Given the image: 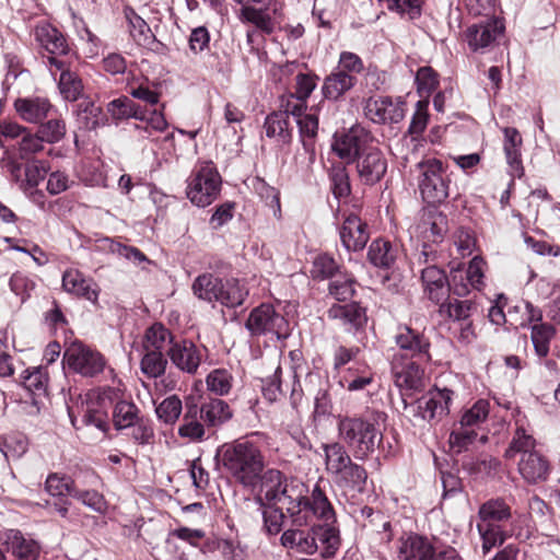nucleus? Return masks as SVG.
<instances>
[{
	"label": "nucleus",
	"instance_id": "obj_23",
	"mask_svg": "<svg viewBox=\"0 0 560 560\" xmlns=\"http://www.w3.org/2000/svg\"><path fill=\"white\" fill-rule=\"evenodd\" d=\"M62 288L68 293L85 299L93 305L98 304L100 288L97 283L77 269H68L63 272Z\"/></svg>",
	"mask_w": 560,
	"mask_h": 560
},
{
	"label": "nucleus",
	"instance_id": "obj_24",
	"mask_svg": "<svg viewBox=\"0 0 560 560\" xmlns=\"http://www.w3.org/2000/svg\"><path fill=\"white\" fill-rule=\"evenodd\" d=\"M35 39L46 51V54L42 56L43 63L44 57L46 56H54L63 59L62 57L68 55L70 50L65 35L58 28L48 23L36 26Z\"/></svg>",
	"mask_w": 560,
	"mask_h": 560
},
{
	"label": "nucleus",
	"instance_id": "obj_7",
	"mask_svg": "<svg viewBox=\"0 0 560 560\" xmlns=\"http://www.w3.org/2000/svg\"><path fill=\"white\" fill-rule=\"evenodd\" d=\"M245 328L250 337L265 336L271 342L285 340L291 334L288 319L268 303H262L250 311Z\"/></svg>",
	"mask_w": 560,
	"mask_h": 560
},
{
	"label": "nucleus",
	"instance_id": "obj_49",
	"mask_svg": "<svg viewBox=\"0 0 560 560\" xmlns=\"http://www.w3.org/2000/svg\"><path fill=\"white\" fill-rule=\"evenodd\" d=\"M143 352L140 362L141 372L150 378L162 376L168 363L164 352L152 350H143Z\"/></svg>",
	"mask_w": 560,
	"mask_h": 560
},
{
	"label": "nucleus",
	"instance_id": "obj_13",
	"mask_svg": "<svg viewBox=\"0 0 560 560\" xmlns=\"http://www.w3.org/2000/svg\"><path fill=\"white\" fill-rule=\"evenodd\" d=\"M63 361L71 370L88 377L100 374L105 368V360L100 352L77 342L66 350Z\"/></svg>",
	"mask_w": 560,
	"mask_h": 560
},
{
	"label": "nucleus",
	"instance_id": "obj_4",
	"mask_svg": "<svg viewBox=\"0 0 560 560\" xmlns=\"http://www.w3.org/2000/svg\"><path fill=\"white\" fill-rule=\"evenodd\" d=\"M223 467L244 487L255 488L264 471V456L253 442L247 440L224 444L218 452Z\"/></svg>",
	"mask_w": 560,
	"mask_h": 560
},
{
	"label": "nucleus",
	"instance_id": "obj_47",
	"mask_svg": "<svg viewBox=\"0 0 560 560\" xmlns=\"http://www.w3.org/2000/svg\"><path fill=\"white\" fill-rule=\"evenodd\" d=\"M476 305L470 300L448 299L440 304L439 313L458 323L470 320L471 312Z\"/></svg>",
	"mask_w": 560,
	"mask_h": 560
},
{
	"label": "nucleus",
	"instance_id": "obj_61",
	"mask_svg": "<svg viewBox=\"0 0 560 560\" xmlns=\"http://www.w3.org/2000/svg\"><path fill=\"white\" fill-rule=\"evenodd\" d=\"M345 270L331 255L326 253L317 255V279L320 278L323 283Z\"/></svg>",
	"mask_w": 560,
	"mask_h": 560
},
{
	"label": "nucleus",
	"instance_id": "obj_52",
	"mask_svg": "<svg viewBox=\"0 0 560 560\" xmlns=\"http://www.w3.org/2000/svg\"><path fill=\"white\" fill-rule=\"evenodd\" d=\"M324 451L328 471L339 474L351 463L349 455L339 443L326 444Z\"/></svg>",
	"mask_w": 560,
	"mask_h": 560
},
{
	"label": "nucleus",
	"instance_id": "obj_41",
	"mask_svg": "<svg viewBox=\"0 0 560 560\" xmlns=\"http://www.w3.org/2000/svg\"><path fill=\"white\" fill-rule=\"evenodd\" d=\"M515 425L513 438L504 453L508 459H514L517 454L522 456L523 454L536 451V440L526 430L524 423L516 420Z\"/></svg>",
	"mask_w": 560,
	"mask_h": 560
},
{
	"label": "nucleus",
	"instance_id": "obj_44",
	"mask_svg": "<svg viewBox=\"0 0 560 560\" xmlns=\"http://www.w3.org/2000/svg\"><path fill=\"white\" fill-rule=\"evenodd\" d=\"M172 332L162 324L156 323L149 327L144 335L143 350L167 352V349L175 342Z\"/></svg>",
	"mask_w": 560,
	"mask_h": 560
},
{
	"label": "nucleus",
	"instance_id": "obj_43",
	"mask_svg": "<svg viewBox=\"0 0 560 560\" xmlns=\"http://www.w3.org/2000/svg\"><path fill=\"white\" fill-rule=\"evenodd\" d=\"M355 83V78L346 71H337L327 77L324 81L322 93L327 100H338L349 91Z\"/></svg>",
	"mask_w": 560,
	"mask_h": 560
},
{
	"label": "nucleus",
	"instance_id": "obj_25",
	"mask_svg": "<svg viewBox=\"0 0 560 560\" xmlns=\"http://www.w3.org/2000/svg\"><path fill=\"white\" fill-rule=\"evenodd\" d=\"M392 374L395 385L400 389L418 390L422 386L423 370L412 359L402 361L395 357Z\"/></svg>",
	"mask_w": 560,
	"mask_h": 560
},
{
	"label": "nucleus",
	"instance_id": "obj_18",
	"mask_svg": "<svg viewBox=\"0 0 560 560\" xmlns=\"http://www.w3.org/2000/svg\"><path fill=\"white\" fill-rule=\"evenodd\" d=\"M453 395L447 388L429 390L417 400L418 415L427 421H440L450 412Z\"/></svg>",
	"mask_w": 560,
	"mask_h": 560
},
{
	"label": "nucleus",
	"instance_id": "obj_53",
	"mask_svg": "<svg viewBox=\"0 0 560 560\" xmlns=\"http://www.w3.org/2000/svg\"><path fill=\"white\" fill-rule=\"evenodd\" d=\"M183 411V404L178 396L172 395L164 398L156 407L155 413L165 424H174Z\"/></svg>",
	"mask_w": 560,
	"mask_h": 560
},
{
	"label": "nucleus",
	"instance_id": "obj_34",
	"mask_svg": "<svg viewBox=\"0 0 560 560\" xmlns=\"http://www.w3.org/2000/svg\"><path fill=\"white\" fill-rule=\"evenodd\" d=\"M7 549L22 560H36L39 547L33 539L25 538L20 530L10 529L5 533Z\"/></svg>",
	"mask_w": 560,
	"mask_h": 560
},
{
	"label": "nucleus",
	"instance_id": "obj_56",
	"mask_svg": "<svg viewBox=\"0 0 560 560\" xmlns=\"http://www.w3.org/2000/svg\"><path fill=\"white\" fill-rule=\"evenodd\" d=\"M47 173L45 162L38 160L27 161L24 168V177L21 180V188L26 191L35 188L43 180Z\"/></svg>",
	"mask_w": 560,
	"mask_h": 560
},
{
	"label": "nucleus",
	"instance_id": "obj_58",
	"mask_svg": "<svg viewBox=\"0 0 560 560\" xmlns=\"http://www.w3.org/2000/svg\"><path fill=\"white\" fill-rule=\"evenodd\" d=\"M262 508L264 528L268 535H277L282 530L285 508L265 505Z\"/></svg>",
	"mask_w": 560,
	"mask_h": 560
},
{
	"label": "nucleus",
	"instance_id": "obj_60",
	"mask_svg": "<svg viewBox=\"0 0 560 560\" xmlns=\"http://www.w3.org/2000/svg\"><path fill=\"white\" fill-rule=\"evenodd\" d=\"M207 386L217 395H226L232 387V376L226 370H214L207 376Z\"/></svg>",
	"mask_w": 560,
	"mask_h": 560
},
{
	"label": "nucleus",
	"instance_id": "obj_64",
	"mask_svg": "<svg viewBox=\"0 0 560 560\" xmlns=\"http://www.w3.org/2000/svg\"><path fill=\"white\" fill-rule=\"evenodd\" d=\"M132 439L139 445H148L154 441V427L152 420L140 417V419L131 427Z\"/></svg>",
	"mask_w": 560,
	"mask_h": 560
},
{
	"label": "nucleus",
	"instance_id": "obj_51",
	"mask_svg": "<svg viewBox=\"0 0 560 560\" xmlns=\"http://www.w3.org/2000/svg\"><path fill=\"white\" fill-rule=\"evenodd\" d=\"M478 438L477 430L455 424L450 434V445L455 453H463L470 448Z\"/></svg>",
	"mask_w": 560,
	"mask_h": 560
},
{
	"label": "nucleus",
	"instance_id": "obj_33",
	"mask_svg": "<svg viewBox=\"0 0 560 560\" xmlns=\"http://www.w3.org/2000/svg\"><path fill=\"white\" fill-rule=\"evenodd\" d=\"M355 278L347 270L337 273L334 278L324 282V290L327 291V296L337 302H347L355 294L357 287Z\"/></svg>",
	"mask_w": 560,
	"mask_h": 560
},
{
	"label": "nucleus",
	"instance_id": "obj_30",
	"mask_svg": "<svg viewBox=\"0 0 560 560\" xmlns=\"http://www.w3.org/2000/svg\"><path fill=\"white\" fill-rule=\"evenodd\" d=\"M504 142L503 150L505 153L506 162L511 168L513 177H522L524 168L521 159V147L523 143L522 137L517 129L506 127L503 129Z\"/></svg>",
	"mask_w": 560,
	"mask_h": 560
},
{
	"label": "nucleus",
	"instance_id": "obj_1",
	"mask_svg": "<svg viewBox=\"0 0 560 560\" xmlns=\"http://www.w3.org/2000/svg\"><path fill=\"white\" fill-rule=\"evenodd\" d=\"M257 486L256 501L259 505L285 508L293 524L305 525L315 515V506L307 497L308 488L301 480L289 479L278 469H268L260 474Z\"/></svg>",
	"mask_w": 560,
	"mask_h": 560
},
{
	"label": "nucleus",
	"instance_id": "obj_32",
	"mask_svg": "<svg viewBox=\"0 0 560 560\" xmlns=\"http://www.w3.org/2000/svg\"><path fill=\"white\" fill-rule=\"evenodd\" d=\"M201 421L208 428H217L232 418V410L229 404L222 399L214 398L201 404L198 407Z\"/></svg>",
	"mask_w": 560,
	"mask_h": 560
},
{
	"label": "nucleus",
	"instance_id": "obj_29",
	"mask_svg": "<svg viewBox=\"0 0 560 560\" xmlns=\"http://www.w3.org/2000/svg\"><path fill=\"white\" fill-rule=\"evenodd\" d=\"M14 107L23 120L38 124L48 116L52 106L47 98L36 96L18 98Z\"/></svg>",
	"mask_w": 560,
	"mask_h": 560
},
{
	"label": "nucleus",
	"instance_id": "obj_59",
	"mask_svg": "<svg viewBox=\"0 0 560 560\" xmlns=\"http://www.w3.org/2000/svg\"><path fill=\"white\" fill-rule=\"evenodd\" d=\"M80 177L89 186H106V176L101 161L84 162L80 170Z\"/></svg>",
	"mask_w": 560,
	"mask_h": 560
},
{
	"label": "nucleus",
	"instance_id": "obj_12",
	"mask_svg": "<svg viewBox=\"0 0 560 560\" xmlns=\"http://www.w3.org/2000/svg\"><path fill=\"white\" fill-rule=\"evenodd\" d=\"M115 389L113 388L93 390L86 394L81 407L82 423L106 432L108 429V410L112 407Z\"/></svg>",
	"mask_w": 560,
	"mask_h": 560
},
{
	"label": "nucleus",
	"instance_id": "obj_16",
	"mask_svg": "<svg viewBox=\"0 0 560 560\" xmlns=\"http://www.w3.org/2000/svg\"><path fill=\"white\" fill-rule=\"evenodd\" d=\"M504 32V24L499 18H486L466 30V40L474 51H485Z\"/></svg>",
	"mask_w": 560,
	"mask_h": 560
},
{
	"label": "nucleus",
	"instance_id": "obj_26",
	"mask_svg": "<svg viewBox=\"0 0 560 560\" xmlns=\"http://www.w3.org/2000/svg\"><path fill=\"white\" fill-rule=\"evenodd\" d=\"M416 231L422 242L439 244L447 232L446 215L438 210L425 211L416 225Z\"/></svg>",
	"mask_w": 560,
	"mask_h": 560
},
{
	"label": "nucleus",
	"instance_id": "obj_48",
	"mask_svg": "<svg viewBox=\"0 0 560 560\" xmlns=\"http://www.w3.org/2000/svg\"><path fill=\"white\" fill-rule=\"evenodd\" d=\"M129 25V32L133 40L139 45H149L154 39V35L148 23L138 15L135 10L127 9L125 11Z\"/></svg>",
	"mask_w": 560,
	"mask_h": 560
},
{
	"label": "nucleus",
	"instance_id": "obj_28",
	"mask_svg": "<svg viewBox=\"0 0 560 560\" xmlns=\"http://www.w3.org/2000/svg\"><path fill=\"white\" fill-rule=\"evenodd\" d=\"M45 489L51 497L60 498L59 501L52 503V506L61 517H67L69 512V502L62 498L73 495L75 490L73 480L68 476L54 472L48 475L45 482Z\"/></svg>",
	"mask_w": 560,
	"mask_h": 560
},
{
	"label": "nucleus",
	"instance_id": "obj_55",
	"mask_svg": "<svg viewBox=\"0 0 560 560\" xmlns=\"http://www.w3.org/2000/svg\"><path fill=\"white\" fill-rule=\"evenodd\" d=\"M107 112L117 120L130 117L138 119L140 113L139 107L127 96H121L109 102L107 104Z\"/></svg>",
	"mask_w": 560,
	"mask_h": 560
},
{
	"label": "nucleus",
	"instance_id": "obj_50",
	"mask_svg": "<svg viewBox=\"0 0 560 560\" xmlns=\"http://www.w3.org/2000/svg\"><path fill=\"white\" fill-rule=\"evenodd\" d=\"M489 411V401L486 399H479L470 408L463 412L458 424L476 430L482 422L487 420Z\"/></svg>",
	"mask_w": 560,
	"mask_h": 560
},
{
	"label": "nucleus",
	"instance_id": "obj_21",
	"mask_svg": "<svg viewBox=\"0 0 560 560\" xmlns=\"http://www.w3.org/2000/svg\"><path fill=\"white\" fill-rule=\"evenodd\" d=\"M421 283L424 295L433 303L441 304L450 295V282L445 271L436 265L421 268Z\"/></svg>",
	"mask_w": 560,
	"mask_h": 560
},
{
	"label": "nucleus",
	"instance_id": "obj_27",
	"mask_svg": "<svg viewBox=\"0 0 560 560\" xmlns=\"http://www.w3.org/2000/svg\"><path fill=\"white\" fill-rule=\"evenodd\" d=\"M517 469L528 483H537L548 478L550 466L547 458L537 450L520 457Z\"/></svg>",
	"mask_w": 560,
	"mask_h": 560
},
{
	"label": "nucleus",
	"instance_id": "obj_37",
	"mask_svg": "<svg viewBox=\"0 0 560 560\" xmlns=\"http://www.w3.org/2000/svg\"><path fill=\"white\" fill-rule=\"evenodd\" d=\"M530 341L538 359H546L550 352L551 341L557 335V329L550 323H538L529 326Z\"/></svg>",
	"mask_w": 560,
	"mask_h": 560
},
{
	"label": "nucleus",
	"instance_id": "obj_42",
	"mask_svg": "<svg viewBox=\"0 0 560 560\" xmlns=\"http://www.w3.org/2000/svg\"><path fill=\"white\" fill-rule=\"evenodd\" d=\"M289 114L291 108L287 104L283 112H273L266 117L265 130L266 136L269 138H277L279 141L285 143L291 139V131L289 129Z\"/></svg>",
	"mask_w": 560,
	"mask_h": 560
},
{
	"label": "nucleus",
	"instance_id": "obj_5",
	"mask_svg": "<svg viewBox=\"0 0 560 560\" xmlns=\"http://www.w3.org/2000/svg\"><path fill=\"white\" fill-rule=\"evenodd\" d=\"M191 289L198 299L209 303L218 302L230 308L241 306L248 295L247 288L237 279L224 281L210 272L199 275Z\"/></svg>",
	"mask_w": 560,
	"mask_h": 560
},
{
	"label": "nucleus",
	"instance_id": "obj_19",
	"mask_svg": "<svg viewBox=\"0 0 560 560\" xmlns=\"http://www.w3.org/2000/svg\"><path fill=\"white\" fill-rule=\"evenodd\" d=\"M167 357L182 372L195 374L202 361V350L189 339H176L167 349Z\"/></svg>",
	"mask_w": 560,
	"mask_h": 560
},
{
	"label": "nucleus",
	"instance_id": "obj_57",
	"mask_svg": "<svg viewBox=\"0 0 560 560\" xmlns=\"http://www.w3.org/2000/svg\"><path fill=\"white\" fill-rule=\"evenodd\" d=\"M339 474L347 488L359 492L364 490L368 474L362 466L350 463Z\"/></svg>",
	"mask_w": 560,
	"mask_h": 560
},
{
	"label": "nucleus",
	"instance_id": "obj_63",
	"mask_svg": "<svg viewBox=\"0 0 560 560\" xmlns=\"http://www.w3.org/2000/svg\"><path fill=\"white\" fill-rule=\"evenodd\" d=\"M9 284L11 291L21 298V302H25L36 287L35 281L23 272L13 273Z\"/></svg>",
	"mask_w": 560,
	"mask_h": 560
},
{
	"label": "nucleus",
	"instance_id": "obj_36",
	"mask_svg": "<svg viewBox=\"0 0 560 560\" xmlns=\"http://www.w3.org/2000/svg\"><path fill=\"white\" fill-rule=\"evenodd\" d=\"M198 413L196 404H186L183 422L178 428V435L190 442H200L205 439L206 428Z\"/></svg>",
	"mask_w": 560,
	"mask_h": 560
},
{
	"label": "nucleus",
	"instance_id": "obj_22",
	"mask_svg": "<svg viewBox=\"0 0 560 560\" xmlns=\"http://www.w3.org/2000/svg\"><path fill=\"white\" fill-rule=\"evenodd\" d=\"M357 170L360 179L366 185L378 183L387 171V161L376 147L357 158Z\"/></svg>",
	"mask_w": 560,
	"mask_h": 560
},
{
	"label": "nucleus",
	"instance_id": "obj_39",
	"mask_svg": "<svg viewBox=\"0 0 560 560\" xmlns=\"http://www.w3.org/2000/svg\"><path fill=\"white\" fill-rule=\"evenodd\" d=\"M396 257L397 248L387 240L376 238L372 241L369 246L368 259L377 268H390L394 265Z\"/></svg>",
	"mask_w": 560,
	"mask_h": 560
},
{
	"label": "nucleus",
	"instance_id": "obj_9",
	"mask_svg": "<svg viewBox=\"0 0 560 560\" xmlns=\"http://www.w3.org/2000/svg\"><path fill=\"white\" fill-rule=\"evenodd\" d=\"M317 539L322 544L320 557L332 558L340 547V535L335 510L317 486Z\"/></svg>",
	"mask_w": 560,
	"mask_h": 560
},
{
	"label": "nucleus",
	"instance_id": "obj_11",
	"mask_svg": "<svg viewBox=\"0 0 560 560\" xmlns=\"http://www.w3.org/2000/svg\"><path fill=\"white\" fill-rule=\"evenodd\" d=\"M373 136L361 125H354L340 136L335 135L332 151L342 160L352 161L374 149Z\"/></svg>",
	"mask_w": 560,
	"mask_h": 560
},
{
	"label": "nucleus",
	"instance_id": "obj_45",
	"mask_svg": "<svg viewBox=\"0 0 560 560\" xmlns=\"http://www.w3.org/2000/svg\"><path fill=\"white\" fill-rule=\"evenodd\" d=\"M328 178L330 182V190L334 198L337 200V209H339L341 200L347 199L351 191L346 166L342 163L332 165L328 171Z\"/></svg>",
	"mask_w": 560,
	"mask_h": 560
},
{
	"label": "nucleus",
	"instance_id": "obj_17",
	"mask_svg": "<svg viewBox=\"0 0 560 560\" xmlns=\"http://www.w3.org/2000/svg\"><path fill=\"white\" fill-rule=\"evenodd\" d=\"M339 237L348 252H361L370 240L369 225L355 212L345 213Z\"/></svg>",
	"mask_w": 560,
	"mask_h": 560
},
{
	"label": "nucleus",
	"instance_id": "obj_35",
	"mask_svg": "<svg viewBox=\"0 0 560 560\" xmlns=\"http://www.w3.org/2000/svg\"><path fill=\"white\" fill-rule=\"evenodd\" d=\"M329 319L339 320L342 325H350L353 327H361L366 322L365 308L359 303L352 302L349 304H332L327 311Z\"/></svg>",
	"mask_w": 560,
	"mask_h": 560
},
{
	"label": "nucleus",
	"instance_id": "obj_3",
	"mask_svg": "<svg viewBox=\"0 0 560 560\" xmlns=\"http://www.w3.org/2000/svg\"><path fill=\"white\" fill-rule=\"evenodd\" d=\"M385 419L386 415L381 411H368L361 417L340 418L339 434L355 458L364 459L378 447L383 440L381 424Z\"/></svg>",
	"mask_w": 560,
	"mask_h": 560
},
{
	"label": "nucleus",
	"instance_id": "obj_40",
	"mask_svg": "<svg viewBox=\"0 0 560 560\" xmlns=\"http://www.w3.org/2000/svg\"><path fill=\"white\" fill-rule=\"evenodd\" d=\"M75 120L80 129L94 130L105 124L106 117L100 106L84 100L77 106Z\"/></svg>",
	"mask_w": 560,
	"mask_h": 560
},
{
	"label": "nucleus",
	"instance_id": "obj_15",
	"mask_svg": "<svg viewBox=\"0 0 560 560\" xmlns=\"http://www.w3.org/2000/svg\"><path fill=\"white\" fill-rule=\"evenodd\" d=\"M364 113L375 124H397L405 117V102L400 97H370L365 103Z\"/></svg>",
	"mask_w": 560,
	"mask_h": 560
},
{
	"label": "nucleus",
	"instance_id": "obj_46",
	"mask_svg": "<svg viewBox=\"0 0 560 560\" xmlns=\"http://www.w3.org/2000/svg\"><path fill=\"white\" fill-rule=\"evenodd\" d=\"M140 417V409L132 401L119 400L113 408V422L116 430L131 428Z\"/></svg>",
	"mask_w": 560,
	"mask_h": 560
},
{
	"label": "nucleus",
	"instance_id": "obj_2",
	"mask_svg": "<svg viewBox=\"0 0 560 560\" xmlns=\"http://www.w3.org/2000/svg\"><path fill=\"white\" fill-rule=\"evenodd\" d=\"M478 518L477 530L481 538L483 555L515 536L512 509L503 499H490L482 503L478 511Z\"/></svg>",
	"mask_w": 560,
	"mask_h": 560
},
{
	"label": "nucleus",
	"instance_id": "obj_54",
	"mask_svg": "<svg viewBox=\"0 0 560 560\" xmlns=\"http://www.w3.org/2000/svg\"><path fill=\"white\" fill-rule=\"evenodd\" d=\"M22 384L33 394H45L48 384V373L46 369L43 366H36L25 370L22 375Z\"/></svg>",
	"mask_w": 560,
	"mask_h": 560
},
{
	"label": "nucleus",
	"instance_id": "obj_14",
	"mask_svg": "<svg viewBox=\"0 0 560 560\" xmlns=\"http://www.w3.org/2000/svg\"><path fill=\"white\" fill-rule=\"evenodd\" d=\"M396 346L410 359L429 361L431 341L424 330L420 331L409 325H399L394 336Z\"/></svg>",
	"mask_w": 560,
	"mask_h": 560
},
{
	"label": "nucleus",
	"instance_id": "obj_8",
	"mask_svg": "<svg viewBox=\"0 0 560 560\" xmlns=\"http://www.w3.org/2000/svg\"><path fill=\"white\" fill-rule=\"evenodd\" d=\"M418 187L420 195L429 205L442 203L450 196V178L442 161L428 159L419 162Z\"/></svg>",
	"mask_w": 560,
	"mask_h": 560
},
{
	"label": "nucleus",
	"instance_id": "obj_31",
	"mask_svg": "<svg viewBox=\"0 0 560 560\" xmlns=\"http://www.w3.org/2000/svg\"><path fill=\"white\" fill-rule=\"evenodd\" d=\"M433 551V546L425 537L410 535L400 540L398 560H430Z\"/></svg>",
	"mask_w": 560,
	"mask_h": 560
},
{
	"label": "nucleus",
	"instance_id": "obj_62",
	"mask_svg": "<svg viewBox=\"0 0 560 560\" xmlns=\"http://www.w3.org/2000/svg\"><path fill=\"white\" fill-rule=\"evenodd\" d=\"M418 92L429 96L439 85L438 73L431 67H421L416 74Z\"/></svg>",
	"mask_w": 560,
	"mask_h": 560
},
{
	"label": "nucleus",
	"instance_id": "obj_6",
	"mask_svg": "<svg viewBox=\"0 0 560 560\" xmlns=\"http://www.w3.org/2000/svg\"><path fill=\"white\" fill-rule=\"evenodd\" d=\"M315 89V81L307 74L296 75L295 100L289 101L291 115L294 117L303 148L310 153V161L315 156V107L307 106L306 98Z\"/></svg>",
	"mask_w": 560,
	"mask_h": 560
},
{
	"label": "nucleus",
	"instance_id": "obj_20",
	"mask_svg": "<svg viewBox=\"0 0 560 560\" xmlns=\"http://www.w3.org/2000/svg\"><path fill=\"white\" fill-rule=\"evenodd\" d=\"M44 65L52 75L60 71L59 90L65 100L77 101L82 93L83 84L74 72L69 71L66 60L54 56H46L44 57Z\"/></svg>",
	"mask_w": 560,
	"mask_h": 560
},
{
	"label": "nucleus",
	"instance_id": "obj_10",
	"mask_svg": "<svg viewBox=\"0 0 560 560\" xmlns=\"http://www.w3.org/2000/svg\"><path fill=\"white\" fill-rule=\"evenodd\" d=\"M221 183L218 171L207 163L191 175L187 186V197L197 207H207L219 196Z\"/></svg>",
	"mask_w": 560,
	"mask_h": 560
},
{
	"label": "nucleus",
	"instance_id": "obj_38",
	"mask_svg": "<svg viewBox=\"0 0 560 560\" xmlns=\"http://www.w3.org/2000/svg\"><path fill=\"white\" fill-rule=\"evenodd\" d=\"M281 541L284 547L296 548L298 552L313 555L315 552V526L307 530L290 529L282 534Z\"/></svg>",
	"mask_w": 560,
	"mask_h": 560
}]
</instances>
